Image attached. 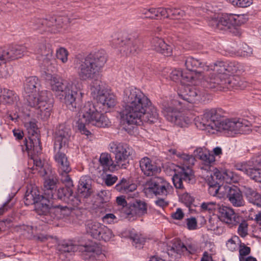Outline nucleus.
I'll list each match as a JSON object with an SVG mask.
<instances>
[{
	"label": "nucleus",
	"instance_id": "obj_1",
	"mask_svg": "<svg viewBox=\"0 0 261 261\" xmlns=\"http://www.w3.org/2000/svg\"><path fill=\"white\" fill-rule=\"evenodd\" d=\"M105 51L98 50L91 53L85 58L74 59L78 67V75L81 80H93L91 85V94L97 103L101 105L103 111L114 108L116 104V96L109 93L103 86L100 79V72L107 62Z\"/></svg>",
	"mask_w": 261,
	"mask_h": 261
},
{
	"label": "nucleus",
	"instance_id": "obj_2",
	"mask_svg": "<svg viewBox=\"0 0 261 261\" xmlns=\"http://www.w3.org/2000/svg\"><path fill=\"white\" fill-rule=\"evenodd\" d=\"M122 102L121 118L127 124L141 125L144 123H154L158 120L156 108L140 89L133 87L126 88Z\"/></svg>",
	"mask_w": 261,
	"mask_h": 261
},
{
	"label": "nucleus",
	"instance_id": "obj_3",
	"mask_svg": "<svg viewBox=\"0 0 261 261\" xmlns=\"http://www.w3.org/2000/svg\"><path fill=\"white\" fill-rule=\"evenodd\" d=\"M194 120L198 127L212 134L217 132L231 135L244 133L249 127V122L241 118L222 120L221 115L215 109L205 110L203 114L195 117Z\"/></svg>",
	"mask_w": 261,
	"mask_h": 261
},
{
	"label": "nucleus",
	"instance_id": "obj_4",
	"mask_svg": "<svg viewBox=\"0 0 261 261\" xmlns=\"http://www.w3.org/2000/svg\"><path fill=\"white\" fill-rule=\"evenodd\" d=\"M85 124L97 127H107L111 125L109 118L98 111L94 105L90 102L85 103L81 109Z\"/></svg>",
	"mask_w": 261,
	"mask_h": 261
},
{
	"label": "nucleus",
	"instance_id": "obj_5",
	"mask_svg": "<svg viewBox=\"0 0 261 261\" xmlns=\"http://www.w3.org/2000/svg\"><path fill=\"white\" fill-rule=\"evenodd\" d=\"M167 252L172 261L179 258L181 255L189 256L196 254L198 250L196 244L191 243L185 246L177 239L173 240L167 245Z\"/></svg>",
	"mask_w": 261,
	"mask_h": 261
},
{
	"label": "nucleus",
	"instance_id": "obj_6",
	"mask_svg": "<svg viewBox=\"0 0 261 261\" xmlns=\"http://www.w3.org/2000/svg\"><path fill=\"white\" fill-rule=\"evenodd\" d=\"M109 151L115 154V161L117 167L126 168L128 164V158L134 153L132 147L127 144L111 142L109 145Z\"/></svg>",
	"mask_w": 261,
	"mask_h": 261
},
{
	"label": "nucleus",
	"instance_id": "obj_7",
	"mask_svg": "<svg viewBox=\"0 0 261 261\" xmlns=\"http://www.w3.org/2000/svg\"><path fill=\"white\" fill-rule=\"evenodd\" d=\"M168 166L174 173L172 179L176 189H182L184 188L182 180L188 182L194 181V175L191 167L176 165L172 163L169 164Z\"/></svg>",
	"mask_w": 261,
	"mask_h": 261
},
{
	"label": "nucleus",
	"instance_id": "obj_8",
	"mask_svg": "<svg viewBox=\"0 0 261 261\" xmlns=\"http://www.w3.org/2000/svg\"><path fill=\"white\" fill-rule=\"evenodd\" d=\"M47 92L43 91L40 97L38 95H30L28 99L29 105L36 108V113L41 119L46 120L51 114V105L47 102Z\"/></svg>",
	"mask_w": 261,
	"mask_h": 261
},
{
	"label": "nucleus",
	"instance_id": "obj_9",
	"mask_svg": "<svg viewBox=\"0 0 261 261\" xmlns=\"http://www.w3.org/2000/svg\"><path fill=\"white\" fill-rule=\"evenodd\" d=\"M237 170L241 171L257 182H261V154L246 162L238 163Z\"/></svg>",
	"mask_w": 261,
	"mask_h": 261
},
{
	"label": "nucleus",
	"instance_id": "obj_10",
	"mask_svg": "<svg viewBox=\"0 0 261 261\" xmlns=\"http://www.w3.org/2000/svg\"><path fill=\"white\" fill-rule=\"evenodd\" d=\"M86 229L87 233L99 241H109L114 236L111 229L96 221H88Z\"/></svg>",
	"mask_w": 261,
	"mask_h": 261
},
{
	"label": "nucleus",
	"instance_id": "obj_11",
	"mask_svg": "<svg viewBox=\"0 0 261 261\" xmlns=\"http://www.w3.org/2000/svg\"><path fill=\"white\" fill-rule=\"evenodd\" d=\"M211 89L221 90L224 88L228 89H243L247 86V83L239 76H229L224 80L217 79L213 81L211 79L209 81Z\"/></svg>",
	"mask_w": 261,
	"mask_h": 261
},
{
	"label": "nucleus",
	"instance_id": "obj_12",
	"mask_svg": "<svg viewBox=\"0 0 261 261\" xmlns=\"http://www.w3.org/2000/svg\"><path fill=\"white\" fill-rule=\"evenodd\" d=\"M162 113L167 120L180 127L188 126L192 121L191 118L172 106H164Z\"/></svg>",
	"mask_w": 261,
	"mask_h": 261
},
{
	"label": "nucleus",
	"instance_id": "obj_13",
	"mask_svg": "<svg viewBox=\"0 0 261 261\" xmlns=\"http://www.w3.org/2000/svg\"><path fill=\"white\" fill-rule=\"evenodd\" d=\"M25 126L28 129V133L30 134L29 142L25 140L26 149L29 153L32 154L34 155H38L41 153L42 147L40 136L37 133L36 125L35 123L30 122L26 123Z\"/></svg>",
	"mask_w": 261,
	"mask_h": 261
},
{
	"label": "nucleus",
	"instance_id": "obj_14",
	"mask_svg": "<svg viewBox=\"0 0 261 261\" xmlns=\"http://www.w3.org/2000/svg\"><path fill=\"white\" fill-rule=\"evenodd\" d=\"M65 145L64 135L61 133L57 134L55 138L54 148L56 151L55 160L58 167L60 174L64 176L65 174V166L64 164L65 161V149L63 146Z\"/></svg>",
	"mask_w": 261,
	"mask_h": 261
},
{
	"label": "nucleus",
	"instance_id": "obj_15",
	"mask_svg": "<svg viewBox=\"0 0 261 261\" xmlns=\"http://www.w3.org/2000/svg\"><path fill=\"white\" fill-rule=\"evenodd\" d=\"M147 212L146 203L140 199H136L130 204L129 207H125L123 210V216L129 221H134L138 217H142L146 214Z\"/></svg>",
	"mask_w": 261,
	"mask_h": 261
},
{
	"label": "nucleus",
	"instance_id": "obj_16",
	"mask_svg": "<svg viewBox=\"0 0 261 261\" xmlns=\"http://www.w3.org/2000/svg\"><path fill=\"white\" fill-rule=\"evenodd\" d=\"M148 189L156 195L167 196L172 190V187L163 178L156 177L148 181Z\"/></svg>",
	"mask_w": 261,
	"mask_h": 261
},
{
	"label": "nucleus",
	"instance_id": "obj_17",
	"mask_svg": "<svg viewBox=\"0 0 261 261\" xmlns=\"http://www.w3.org/2000/svg\"><path fill=\"white\" fill-rule=\"evenodd\" d=\"M97 246L94 244L79 246L75 241L68 240L66 242V252H74L77 250L82 252V255L84 259L95 258V252Z\"/></svg>",
	"mask_w": 261,
	"mask_h": 261
},
{
	"label": "nucleus",
	"instance_id": "obj_18",
	"mask_svg": "<svg viewBox=\"0 0 261 261\" xmlns=\"http://www.w3.org/2000/svg\"><path fill=\"white\" fill-rule=\"evenodd\" d=\"M82 93H78L76 86L72 82L66 85V107L74 111L82 100Z\"/></svg>",
	"mask_w": 261,
	"mask_h": 261
},
{
	"label": "nucleus",
	"instance_id": "obj_19",
	"mask_svg": "<svg viewBox=\"0 0 261 261\" xmlns=\"http://www.w3.org/2000/svg\"><path fill=\"white\" fill-rule=\"evenodd\" d=\"M47 199L44 198V197L42 198L40 200V202H38L35 205V210L39 215L45 216V217L43 218L44 219L42 220L43 221L50 223L52 220L50 219V214H48V213L49 212L51 213H53L56 214L57 219H60L62 218V216H59L58 215L62 211H64V209L63 208L62 210L60 208L59 206H57L56 207L51 210V211L50 212L49 210V205L47 203Z\"/></svg>",
	"mask_w": 261,
	"mask_h": 261
},
{
	"label": "nucleus",
	"instance_id": "obj_20",
	"mask_svg": "<svg viewBox=\"0 0 261 261\" xmlns=\"http://www.w3.org/2000/svg\"><path fill=\"white\" fill-rule=\"evenodd\" d=\"M208 66L210 67L208 71L212 70V72L204 81L206 83V86L209 88H211L209 83L211 79H213V81H216L217 79L224 80L227 78L226 63L222 61H217L213 65Z\"/></svg>",
	"mask_w": 261,
	"mask_h": 261
},
{
	"label": "nucleus",
	"instance_id": "obj_21",
	"mask_svg": "<svg viewBox=\"0 0 261 261\" xmlns=\"http://www.w3.org/2000/svg\"><path fill=\"white\" fill-rule=\"evenodd\" d=\"M219 213L222 221L229 227L237 226L241 221V217L230 207L220 206Z\"/></svg>",
	"mask_w": 261,
	"mask_h": 261
},
{
	"label": "nucleus",
	"instance_id": "obj_22",
	"mask_svg": "<svg viewBox=\"0 0 261 261\" xmlns=\"http://www.w3.org/2000/svg\"><path fill=\"white\" fill-rule=\"evenodd\" d=\"M178 95L180 99L189 103H196L205 100L204 94L191 87H185Z\"/></svg>",
	"mask_w": 261,
	"mask_h": 261
},
{
	"label": "nucleus",
	"instance_id": "obj_23",
	"mask_svg": "<svg viewBox=\"0 0 261 261\" xmlns=\"http://www.w3.org/2000/svg\"><path fill=\"white\" fill-rule=\"evenodd\" d=\"M170 77L175 82H178L182 78L185 82L195 85L198 84L202 75L200 72L183 73L180 70L174 69L170 73Z\"/></svg>",
	"mask_w": 261,
	"mask_h": 261
},
{
	"label": "nucleus",
	"instance_id": "obj_24",
	"mask_svg": "<svg viewBox=\"0 0 261 261\" xmlns=\"http://www.w3.org/2000/svg\"><path fill=\"white\" fill-rule=\"evenodd\" d=\"M73 186V181L71 178L66 175V195L69 194L68 201H66L67 205H66V210H71V215L76 214L79 211L75 208L81 202L78 197L73 195L72 190L71 189Z\"/></svg>",
	"mask_w": 261,
	"mask_h": 261
},
{
	"label": "nucleus",
	"instance_id": "obj_25",
	"mask_svg": "<svg viewBox=\"0 0 261 261\" xmlns=\"http://www.w3.org/2000/svg\"><path fill=\"white\" fill-rule=\"evenodd\" d=\"M211 178L218 180L220 183L222 181L227 183L237 182L240 180V176L233 171L229 170L219 171L217 169L214 170L213 174H211Z\"/></svg>",
	"mask_w": 261,
	"mask_h": 261
},
{
	"label": "nucleus",
	"instance_id": "obj_26",
	"mask_svg": "<svg viewBox=\"0 0 261 261\" xmlns=\"http://www.w3.org/2000/svg\"><path fill=\"white\" fill-rule=\"evenodd\" d=\"M185 64L186 68L189 71V73L200 72V71H196V69L198 68H202L204 71H208L210 68L206 63L191 56L186 58ZM200 73L202 75V77L198 81V84L204 78L202 73L201 72Z\"/></svg>",
	"mask_w": 261,
	"mask_h": 261
},
{
	"label": "nucleus",
	"instance_id": "obj_27",
	"mask_svg": "<svg viewBox=\"0 0 261 261\" xmlns=\"http://www.w3.org/2000/svg\"><path fill=\"white\" fill-rule=\"evenodd\" d=\"M92 179L88 176L81 177L77 188V193L82 197L87 198L93 193L92 187Z\"/></svg>",
	"mask_w": 261,
	"mask_h": 261
},
{
	"label": "nucleus",
	"instance_id": "obj_28",
	"mask_svg": "<svg viewBox=\"0 0 261 261\" xmlns=\"http://www.w3.org/2000/svg\"><path fill=\"white\" fill-rule=\"evenodd\" d=\"M140 167L147 176H153L160 171V169L149 158L144 157L140 161Z\"/></svg>",
	"mask_w": 261,
	"mask_h": 261
},
{
	"label": "nucleus",
	"instance_id": "obj_29",
	"mask_svg": "<svg viewBox=\"0 0 261 261\" xmlns=\"http://www.w3.org/2000/svg\"><path fill=\"white\" fill-rule=\"evenodd\" d=\"M43 32L57 33L60 32L63 25V19L60 17H50L44 19Z\"/></svg>",
	"mask_w": 261,
	"mask_h": 261
},
{
	"label": "nucleus",
	"instance_id": "obj_30",
	"mask_svg": "<svg viewBox=\"0 0 261 261\" xmlns=\"http://www.w3.org/2000/svg\"><path fill=\"white\" fill-rule=\"evenodd\" d=\"M39 85V80L36 76H31L27 79L24 87V90L26 94L25 97L28 101L30 95H38L40 97L41 93L44 91H37L36 89L38 88Z\"/></svg>",
	"mask_w": 261,
	"mask_h": 261
},
{
	"label": "nucleus",
	"instance_id": "obj_31",
	"mask_svg": "<svg viewBox=\"0 0 261 261\" xmlns=\"http://www.w3.org/2000/svg\"><path fill=\"white\" fill-rule=\"evenodd\" d=\"M150 44L153 49L164 56H169L171 55L172 47L166 44L162 38L154 37L151 40Z\"/></svg>",
	"mask_w": 261,
	"mask_h": 261
},
{
	"label": "nucleus",
	"instance_id": "obj_32",
	"mask_svg": "<svg viewBox=\"0 0 261 261\" xmlns=\"http://www.w3.org/2000/svg\"><path fill=\"white\" fill-rule=\"evenodd\" d=\"M45 79L49 83L53 91L61 93L62 95H64L65 87L63 80L59 76L55 74L52 75L48 72L45 73Z\"/></svg>",
	"mask_w": 261,
	"mask_h": 261
},
{
	"label": "nucleus",
	"instance_id": "obj_33",
	"mask_svg": "<svg viewBox=\"0 0 261 261\" xmlns=\"http://www.w3.org/2000/svg\"><path fill=\"white\" fill-rule=\"evenodd\" d=\"M227 198L230 203L234 207H241L245 204L242 193L240 190L236 186L232 187Z\"/></svg>",
	"mask_w": 261,
	"mask_h": 261
},
{
	"label": "nucleus",
	"instance_id": "obj_34",
	"mask_svg": "<svg viewBox=\"0 0 261 261\" xmlns=\"http://www.w3.org/2000/svg\"><path fill=\"white\" fill-rule=\"evenodd\" d=\"M3 50L7 61H9L21 58L24 55L27 49L22 45H15Z\"/></svg>",
	"mask_w": 261,
	"mask_h": 261
},
{
	"label": "nucleus",
	"instance_id": "obj_35",
	"mask_svg": "<svg viewBox=\"0 0 261 261\" xmlns=\"http://www.w3.org/2000/svg\"><path fill=\"white\" fill-rule=\"evenodd\" d=\"M38 54L41 56L44 67L48 72L53 71L51 65L54 60L52 59L51 50L49 48L47 49L45 45H42L38 50Z\"/></svg>",
	"mask_w": 261,
	"mask_h": 261
},
{
	"label": "nucleus",
	"instance_id": "obj_36",
	"mask_svg": "<svg viewBox=\"0 0 261 261\" xmlns=\"http://www.w3.org/2000/svg\"><path fill=\"white\" fill-rule=\"evenodd\" d=\"M43 197L40 193L36 187H32L31 189H28L26 192L24 197L25 205H36Z\"/></svg>",
	"mask_w": 261,
	"mask_h": 261
},
{
	"label": "nucleus",
	"instance_id": "obj_37",
	"mask_svg": "<svg viewBox=\"0 0 261 261\" xmlns=\"http://www.w3.org/2000/svg\"><path fill=\"white\" fill-rule=\"evenodd\" d=\"M118 48L120 54L126 56L135 54L138 48L136 44L129 39L121 40Z\"/></svg>",
	"mask_w": 261,
	"mask_h": 261
},
{
	"label": "nucleus",
	"instance_id": "obj_38",
	"mask_svg": "<svg viewBox=\"0 0 261 261\" xmlns=\"http://www.w3.org/2000/svg\"><path fill=\"white\" fill-rule=\"evenodd\" d=\"M99 162L105 171L113 172L118 169L116 163H114L111 154L107 152L102 153L100 154Z\"/></svg>",
	"mask_w": 261,
	"mask_h": 261
},
{
	"label": "nucleus",
	"instance_id": "obj_39",
	"mask_svg": "<svg viewBox=\"0 0 261 261\" xmlns=\"http://www.w3.org/2000/svg\"><path fill=\"white\" fill-rule=\"evenodd\" d=\"M245 195L248 201L258 206H261V196L252 189L246 187L244 190Z\"/></svg>",
	"mask_w": 261,
	"mask_h": 261
},
{
	"label": "nucleus",
	"instance_id": "obj_40",
	"mask_svg": "<svg viewBox=\"0 0 261 261\" xmlns=\"http://www.w3.org/2000/svg\"><path fill=\"white\" fill-rule=\"evenodd\" d=\"M2 101L3 102L12 104L16 102L18 99V97L16 94L13 91L9 89H2Z\"/></svg>",
	"mask_w": 261,
	"mask_h": 261
},
{
	"label": "nucleus",
	"instance_id": "obj_41",
	"mask_svg": "<svg viewBox=\"0 0 261 261\" xmlns=\"http://www.w3.org/2000/svg\"><path fill=\"white\" fill-rule=\"evenodd\" d=\"M217 207V204L216 202H203L199 205V211L203 214L211 215L215 213Z\"/></svg>",
	"mask_w": 261,
	"mask_h": 261
},
{
	"label": "nucleus",
	"instance_id": "obj_42",
	"mask_svg": "<svg viewBox=\"0 0 261 261\" xmlns=\"http://www.w3.org/2000/svg\"><path fill=\"white\" fill-rule=\"evenodd\" d=\"M226 77H229L228 74L229 73L233 74V73H240L242 71L243 69V66L238 63L234 62H230L228 63H226Z\"/></svg>",
	"mask_w": 261,
	"mask_h": 261
},
{
	"label": "nucleus",
	"instance_id": "obj_43",
	"mask_svg": "<svg viewBox=\"0 0 261 261\" xmlns=\"http://www.w3.org/2000/svg\"><path fill=\"white\" fill-rule=\"evenodd\" d=\"M219 30H225L229 29L233 25L231 17L230 14H224L219 17Z\"/></svg>",
	"mask_w": 261,
	"mask_h": 261
},
{
	"label": "nucleus",
	"instance_id": "obj_44",
	"mask_svg": "<svg viewBox=\"0 0 261 261\" xmlns=\"http://www.w3.org/2000/svg\"><path fill=\"white\" fill-rule=\"evenodd\" d=\"M177 156H178L182 162L183 165L185 167L188 166L191 167L195 163V158L192 155L186 153H178Z\"/></svg>",
	"mask_w": 261,
	"mask_h": 261
},
{
	"label": "nucleus",
	"instance_id": "obj_45",
	"mask_svg": "<svg viewBox=\"0 0 261 261\" xmlns=\"http://www.w3.org/2000/svg\"><path fill=\"white\" fill-rule=\"evenodd\" d=\"M233 25H239L245 23L247 20V16L246 14H230Z\"/></svg>",
	"mask_w": 261,
	"mask_h": 261
},
{
	"label": "nucleus",
	"instance_id": "obj_46",
	"mask_svg": "<svg viewBox=\"0 0 261 261\" xmlns=\"http://www.w3.org/2000/svg\"><path fill=\"white\" fill-rule=\"evenodd\" d=\"M125 190L124 194H127L128 198H136L139 196V193L135 192L137 189V185L135 184H129L127 181L125 185Z\"/></svg>",
	"mask_w": 261,
	"mask_h": 261
},
{
	"label": "nucleus",
	"instance_id": "obj_47",
	"mask_svg": "<svg viewBox=\"0 0 261 261\" xmlns=\"http://www.w3.org/2000/svg\"><path fill=\"white\" fill-rule=\"evenodd\" d=\"M210 187L208 189L209 193L213 196H218V188L220 182L216 179H212L211 176L208 178Z\"/></svg>",
	"mask_w": 261,
	"mask_h": 261
},
{
	"label": "nucleus",
	"instance_id": "obj_48",
	"mask_svg": "<svg viewBox=\"0 0 261 261\" xmlns=\"http://www.w3.org/2000/svg\"><path fill=\"white\" fill-rule=\"evenodd\" d=\"M234 186L229 185H219L218 188V197L219 198H222L226 196L228 197V194L230 193V191L232 189Z\"/></svg>",
	"mask_w": 261,
	"mask_h": 261
},
{
	"label": "nucleus",
	"instance_id": "obj_49",
	"mask_svg": "<svg viewBox=\"0 0 261 261\" xmlns=\"http://www.w3.org/2000/svg\"><path fill=\"white\" fill-rule=\"evenodd\" d=\"M34 163L33 167V170H38L40 175L42 176H44L47 174V172L45 169L43 168V164L40 159L32 158Z\"/></svg>",
	"mask_w": 261,
	"mask_h": 261
},
{
	"label": "nucleus",
	"instance_id": "obj_50",
	"mask_svg": "<svg viewBox=\"0 0 261 261\" xmlns=\"http://www.w3.org/2000/svg\"><path fill=\"white\" fill-rule=\"evenodd\" d=\"M204 165L207 166H211L215 162V157L213 154L211 153L209 150H206L204 152L202 156H201L200 159Z\"/></svg>",
	"mask_w": 261,
	"mask_h": 261
},
{
	"label": "nucleus",
	"instance_id": "obj_51",
	"mask_svg": "<svg viewBox=\"0 0 261 261\" xmlns=\"http://www.w3.org/2000/svg\"><path fill=\"white\" fill-rule=\"evenodd\" d=\"M239 242V238L237 236H234L227 241L226 246L230 251H234L237 250Z\"/></svg>",
	"mask_w": 261,
	"mask_h": 261
},
{
	"label": "nucleus",
	"instance_id": "obj_52",
	"mask_svg": "<svg viewBox=\"0 0 261 261\" xmlns=\"http://www.w3.org/2000/svg\"><path fill=\"white\" fill-rule=\"evenodd\" d=\"M44 19L36 18L34 19L31 22L30 25L34 30H39L40 32H43Z\"/></svg>",
	"mask_w": 261,
	"mask_h": 261
},
{
	"label": "nucleus",
	"instance_id": "obj_53",
	"mask_svg": "<svg viewBox=\"0 0 261 261\" xmlns=\"http://www.w3.org/2000/svg\"><path fill=\"white\" fill-rule=\"evenodd\" d=\"M130 238L133 240V245L135 246L136 248H141L142 247L144 239L141 235L137 233L132 234Z\"/></svg>",
	"mask_w": 261,
	"mask_h": 261
},
{
	"label": "nucleus",
	"instance_id": "obj_54",
	"mask_svg": "<svg viewBox=\"0 0 261 261\" xmlns=\"http://www.w3.org/2000/svg\"><path fill=\"white\" fill-rule=\"evenodd\" d=\"M230 2L235 6L245 8L250 6L252 3L253 0H229Z\"/></svg>",
	"mask_w": 261,
	"mask_h": 261
},
{
	"label": "nucleus",
	"instance_id": "obj_55",
	"mask_svg": "<svg viewBox=\"0 0 261 261\" xmlns=\"http://www.w3.org/2000/svg\"><path fill=\"white\" fill-rule=\"evenodd\" d=\"M238 233L242 238L245 237L248 234V224L246 221H243L240 223Z\"/></svg>",
	"mask_w": 261,
	"mask_h": 261
},
{
	"label": "nucleus",
	"instance_id": "obj_56",
	"mask_svg": "<svg viewBox=\"0 0 261 261\" xmlns=\"http://www.w3.org/2000/svg\"><path fill=\"white\" fill-rule=\"evenodd\" d=\"M101 220L104 223L111 224L117 221V218L113 214H107L103 216Z\"/></svg>",
	"mask_w": 261,
	"mask_h": 261
},
{
	"label": "nucleus",
	"instance_id": "obj_57",
	"mask_svg": "<svg viewBox=\"0 0 261 261\" xmlns=\"http://www.w3.org/2000/svg\"><path fill=\"white\" fill-rule=\"evenodd\" d=\"M12 73V67L10 66L5 65L4 67L0 66V77L7 78Z\"/></svg>",
	"mask_w": 261,
	"mask_h": 261
},
{
	"label": "nucleus",
	"instance_id": "obj_58",
	"mask_svg": "<svg viewBox=\"0 0 261 261\" xmlns=\"http://www.w3.org/2000/svg\"><path fill=\"white\" fill-rule=\"evenodd\" d=\"M170 17L172 16L174 19H179L180 17H182L185 12L184 11L179 9H171L170 8Z\"/></svg>",
	"mask_w": 261,
	"mask_h": 261
},
{
	"label": "nucleus",
	"instance_id": "obj_59",
	"mask_svg": "<svg viewBox=\"0 0 261 261\" xmlns=\"http://www.w3.org/2000/svg\"><path fill=\"white\" fill-rule=\"evenodd\" d=\"M181 200L187 206H189L194 201V198L189 193L186 192L180 196Z\"/></svg>",
	"mask_w": 261,
	"mask_h": 261
},
{
	"label": "nucleus",
	"instance_id": "obj_60",
	"mask_svg": "<svg viewBox=\"0 0 261 261\" xmlns=\"http://www.w3.org/2000/svg\"><path fill=\"white\" fill-rule=\"evenodd\" d=\"M56 186V181L53 179H47L44 181V187L45 190L50 191L51 196L52 191L54 189Z\"/></svg>",
	"mask_w": 261,
	"mask_h": 261
},
{
	"label": "nucleus",
	"instance_id": "obj_61",
	"mask_svg": "<svg viewBox=\"0 0 261 261\" xmlns=\"http://www.w3.org/2000/svg\"><path fill=\"white\" fill-rule=\"evenodd\" d=\"M250 253V248L244 245H241L239 248V259L241 257H245Z\"/></svg>",
	"mask_w": 261,
	"mask_h": 261
},
{
	"label": "nucleus",
	"instance_id": "obj_62",
	"mask_svg": "<svg viewBox=\"0 0 261 261\" xmlns=\"http://www.w3.org/2000/svg\"><path fill=\"white\" fill-rule=\"evenodd\" d=\"M187 227L189 230H194L197 227V223L196 218L192 217L187 219Z\"/></svg>",
	"mask_w": 261,
	"mask_h": 261
},
{
	"label": "nucleus",
	"instance_id": "obj_63",
	"mask_svg": "<svg viewBox=\"0 0 261 261\" xmlns=\"http://www.w3.org/2000/svg\"><path fill=\"white\" fill-rule=\"evenodd\" d=\"M170 8H159L157 9V17L162 16L164 17H170Z\"/></svg>",
	"mask_w": 261,
	"mask_h": 261
},
{
	"label": "nucleus",
	"instance_id": "obj_64",
	"mask_svg": "<svg viewBox=\"0 0 261 261\" xmlns=\"http://www.w3.org/2000/svg\"><path fill=\"white\" fill-rule=\"evenodd\" d=\"M65 57V48L60 47L56 50V57L57 59L60 60L62 63L65 62L64 58Z\"/></svg>",
	"mask_w": 261,
	"mask_h": 261
}]
</instances>
